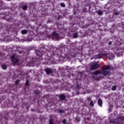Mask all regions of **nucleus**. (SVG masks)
Returning <instances> with one entry per match:
<instances>
[{
  "label": "nucleus",
  "instance_id": "nucleus-1",
  "mask_svg": "<svg viewBox=\"0 0 124 124\" xmlns=\"http://www.w3.org/2000/svg\"><path fill=\"white\" fill-rule=\"evenodd\" d=\"M35 53L37 55V59L43 61V64H48L49 62H55L53 56L50 57L49 55H47V53L44 51H41V49H36Z\"/></svg>",
  "mask_w": 124,
  "mask_h": 124
},
{
  "label": "nucleus",
  "instance_id": "nucleus-2",
  "mask_svg": "<svg viewBox=\"0 0 124 124\" xmlns=\"http://www.w3.org/2000/svg\"><path fill=\"white\" fill-rule=\"evenodd\" d=\"M11 61L13 62L14 63H18V62L20 61L18 56L15 54L13 55L11 57Z\"/></svg>",
  "mask_w": 124,
  "mask_h": 124
},
{
  "label": "nucleus",
  "instance_id": "nucleus-3",
  "mask_svg": "<svg viewBox=\"0 0 124 124\" xmlns=\"http://www.w3.org/2000/svg\"><path fill=\"white\" fill-rule=\"evenodd\" d=\"M100 66L99 64L97 63H92L90 66V69L91 70H95V69H97L99 68Z\"/></svg>",
  "mask_w": 124,
  "mask_h": 124
},
{
  "label": "nucleus",
  "instance_id": "nucleus-4",
  "mask_svg": "<svg viewBox=\"0 0 124 124\" xmlns=\"http://www.w3.org/2000/svg\"><path fill=\"white\" fill-rule=\"evenodd\" d=\"M108 53H103V54H98L95 55V59H101L103 57H105V56H107Z\"/></svg>",
  "mask_w": 124,
  "mask_h": 124
},
{
  "label": "nucleus",
  "instance_id": "nucleus-5",
  "mask_svg": "<svg viewBox=\"0 0 124 124\" xmlns=\"http://www.w3.org/2000/svg\"><path fill=\"white\" fill-rule=\"evenodd\" d=\"M53 39H55L56 40H59V33H57L56 31H53L52 33Z\"/></svg>",
  "mask_w": 124,
  "mask_h": 124
},
{
  "label": "nucleus",
  "instance_id": "nucleus-6",
  "mask_svg": "<svg viewBox=\"0 0 124 124\" xmlns=\"http://www.w3.org/2000/svg\"><path fill=\"white\" fill-rule=\"evenodd\" d=\"M45 71L46 74L48 75H50V74H52L53 73V70L52 69H50L49 68H46L45 69Z\"/></svg>",
  "mask_w": 124,
  "mask_h": 124
},
{
  "label": "nucleus",
  "instance_id": "nucleus-7",
  "mask_svg": "<svg viewBox=\"0 0 124 124\" xmlns=\"http://www.w3.org/2000/svg\"><path fill=\"white\" fill-rule=\"evenodd\" d=\"M57 96L60 98V100H65L66 97L64 94H61L58 95Z\"/></svg>",
  "mask_w": 124,
  "mask_h": 124
},
{
  "label": "nucleus",
  "instance_id": "nucleus-8",
  "mask_svg": "<svg viewBox=\"0 0 124 124\" xmlns=\"http://www.w3.org/2000/svg\"><path fill=\"white\" fill-rule=\"evenodd\" d=\"M101 73L103 74V76H107L110 74V71L108 70H102Z\"/></svg>",
  "mask_w": 124,
  "mask_h": 124
},
{
  "label": "nucleus",
  "instance_id": "nucleus-9",
  "mask_svg": "<svg viewBox=\"0 0 124 124\" xmlns=\"http://www.w3.org/2000/svg\"><path fill=\"white\" fill-rule=\"evenodd\" d=\"M110 67L109 65H106L102 68V70H108V69H110Z\"/></svg>",
  "mask_w": 124,
  "mask_h": 124
},
{
  "label": "nucleus",
  "instance_id": "nucleus-10",
  "mask_svg": "<svg viewBox=\"0 0 124 124\" xmlns=\"http://www.w3.org/2000/svg\"><path fill=\"white\" fill-rule=\"evenodd\" d=\"M101 70H98L94 72L93 74V75H98L99 74H101Z\"/></svg>",
  "mask_w": 124,
  "mask_h": 124
},
{
  "label": "nucleus",
  "instance_id": "nucleus-11",
  "mask_svg": "<svg viewBox=\"0 0 124 124\" xmlns=\"http://www.w3.org/2000/svg\"><path fill=\"white\" fill-rule=\"evenodd\" d=\"M102 104H103L102 100L101 98L98 99V105H99V106H100V107H102Z\"/></svg>",
  "mask_w": 124,
  "mask_h": 124
},
{
  "label": "nucleus",
  "instance_id": "nucleus-12",
  "mask_svg": "<svg viewBox=\"0 0 124 124\" xmlns=\"http://www.w3.org/2000/svg\"><path fill=\"white\" fill-rule=\"evenodd\" d=\"M96 13H97L99 16L103 15V11L101 10L96 11Z\"/></svg>",
  "mask_w": 124,
  "mask_h": 124
},
{
  "label": "nucleus",
  "instance_id": "nucleus-13",
  "mask_svg": "<svg viewBox=\"0 0 124 124\" xmlns=\"http://www.w3.org/2000/svg\"><path fill=\"white\" fill-rule=\"evenodd\" d=\"M28 33V30H23L21 31L22 34H27Z\"/></svg>",
  "mask_w": 124,
  "mask_h": 124
},
{
  "label": "nucleus",
  "instance_id": "nucleus-14",
  "mask_svg": "<svg viewBox=\"0 0 124 124\" xmlns=\"http://www.w3.org/2000/svg\"><path fill=\"white\" fill-rule=\"evenodd\" d=\"M113 15H116V16L120 15V12H118L117 10H115L113 11Z\"/></svg>",
  "mask_w": 124,
  "mask_h": 124
},
{
  "label": "nucleus",
  "instance_id": "nucleus-15",
  "mask_svg": "<svg viewBox=\"0 0 124 124\" xmlns=\"http://www.w3.org/2000/svg\"><path fill=\"white\" fill-rule=\"evenodd\" d=\"M1 68L4 70H6V69H7V66H6V65L4 64L1 65Z\"/></svg>",
  "mask_w": 124,
  "mask_h": 124
},
{
  "label": "nucleus",
  "instance_id": "nucleus-16",
  "mask_svg": "<svg viewBox=\"0 0 124 124\" xmlns=\"http://www.w3.org/2000/svg\"><path fill=\"white\" fill-rule=\"evenodd\" d=\"M70 57H71V55L70 54H66L65 55V58H66L67 60H69V59H70Z\"/></svg>",
  "mask_w": 124,
  "mask_h": 124
},
{
  "label": "nucleus",
  "instance_id": "nucleus-17",
  "mask_svg": "<svg viewBox=\"0 0 124 124\" xmlns=\"http://www.w3.org/2000/svg\"><path fill=\"white\" fill-rule=\"evenodd\" d=\"M73 38H77L78 37V33L76 32L74 34H73Z\"/></svg>",
  "mask_w": 124,
  "mask_h": 124
},
{
  "label": "nucleus",
  "instance_id": "nucleus-18",
  "mask_svg": "<svg viewBox=\"0 0 124 124\" xmlns=\"http://www.w3.org/2000/svg\"><path fill=\"white\" fill-rule=\"evenodd\" d=\"M34 93L37 95H39V94L40 93V91H39V90H35L34 91Z\"/></svg>",
  "mask_w": 124,
  "mask_h": 124
},
{
  "label": "nucleus",
  "instance_id": "nucleus-19",
  "mask_svg": "<svg viewBox=\"0 0 124 124\" xmlns=\"http://www.w3.org/2000/svg\"><path fill=\"white\" fill-rule=\"evenodd\" d=\"M75 120L77 123H79V121L81 120V117H76Z\"/></svg>",
  "mask_w": 124,
  "mask_h": 124
},
{
  "label": "nucleus",
  "instance_id": "nucleus-20",
  "mask_svg": "<svg viewBox=\"0 0 124 124\" xmlns=\"http://www.w3.org/2000/svg\"><path fill=\"white\" fill-rule=\"evenodd\" d=\"M25 85L27 87H29V86H30V81H29V80H26V82L25 83Z\"/></svg>",
  "mask_w": 124,
  "mask_h": 124
},
{
  "label": "nucleus",
  "instance_id": "nucleus-21",
  "mask_svg": "<svg viewBox=\"0 0 124 124\" xmlns=\"http://www.w3.org/2000/svg\"><path fill=\"white\" fill-rule=\"evenodd\" d=\"M22 9L23 10H26V9H28V5H25L23 6Z\"/></svg>",
  "mask_w": 124,
  "mask_h": 124
},
{
  "label": "nucleus",
  "instance_id": "nucleus-22",
  "mask_svg": "<svg viewBox=\"0 0 124 124\" xmlns=\"http://www.w3.org/2000/svg\"><path fill=\"white\" fill-rule=\"evenodd\" d=\"M94 105V104H93V101L91 100L90 101V106H92V107H93V106Z\"/></svg>",
  "mask_w": 124,
  "mask_h": 124
},
{
  "label": "nucleus",
  "instance_id": "nucleus-23",
  "mask_svg": "<svg viewBox=\"0 0 124 124\" xmlns=\"http://www.w3.org/2000/svg\"><path fill=\"white\" fill-rule=\"evenodd\" d=\"M49 124H54V120L52 119H50Z\"/></svg>",
  "mask_w": 124,
  "mask_h": 124
},
{
  "label": "nucleus",
  "instance_id": "nucleus-24",
  "mask_svg": "<svg viewBox=\"0 0 124 124\" xmlns=\"http://www.w3.org/2000/svg\"><path fill=\"white\" fill-rule=\"evenodd\" d=\"M117 90V86H112V91H116Z\"/></svg>",
  "mask_w": 124,
  "mask_h": 124
},
{
  "label": "nucleus",
  "instance_id": "nucleus-25",
  "mask_svg": "<svg viewBox=\"0 0 124 124\" xmlns=\"http://www.w3.org/2000/svg\"><path fill=\"white\" fill-rule=\"evenodd\" d=\"M64 112V110H63V109L58 110V113H63Z\"/></svg>",
  "mask_w": 124,
  "mask_h": 124
},
{
  "label": "nucleus",
  "instance_id": "nucleus-26",
  "mask_svg": "<svg viewBox=\"0 0 124 124\" xmlns=\"http://www.w3.org/2000/svg\"><path fill=\"white\" fill-rule=\"evenodd\" d=\"M67 121H66V119H63L62 120V124H67Z\"/></svg>",
  "mask_w": 124,
  "mask_h": 124
},
{
  "label": "nucleus",
  "instance_id": "nucleus-27",
  "mask_svg": "<svg viewBox=\"0 0 124 124\" xmlns=\"http://www.w3.org/2000/svg\"><path fill=\"white\" fill-rule=\"evenodd\" d=\"M60 5L62 7H65V4L63 3H61Z\"/></svg>",
  "mask_w": 124,
  "mask_h": 124
},
{
  "label": "nucleus",
  "instance_id": "nucleus-28",
  "mask_svg": "<svg viewBox=\"0 0 124 124\" xmlns=\"http://www.w3.org/2000/svg\"><path fill=\"white\" fill-rule=\"evenodd\" d=\"M92 99V97H87V100L88 101H91V100Z\"/></svg>",
  "mask_w": 124,
  "mask_h": 124
},
{
  "label": "nucleus",
  "instance_id": "nucleus-29",
  "mask_svg": "<svg viewBox=\"0 0 124 124\" xmlns=\"http://www.w3.org/2000/svg\"><path fill=\"white\" fill-rule=\"evenodd\" d=\"M77 90H80V86L79 85H78L76 88Z\"/></svg>",
  "mask_w": 124,
  "mask_h": 124
},
{
  "label": "nucleus",
  "instance_id": "nucleus-30",
  "mask_svg": "<svg viewBox=\"0 0 124 124\" xmlns=\"http://www.w3.org/2000/svg\"><path fill=\"white\" fill-rule=\"evenodd\" d=\"M16 85H18L19 84V80H16L15 82Z\"/></svg>",
  "mask_w": 124,
  "mask_h": 124
},
{
  "label": "nucleus",
  "instance_id": "nucleus-31",
  "mask_svg": "<svg viewBox=\"0 0 124 124\" xmlns=\"http://www.w3.org/2000/svg\"><path fill=\"white\" fill-rule=\"evenodd\" d=\"M110 123H112V124H116V121L115 120L111 121Z\"/></svg>",
  "mask_w": 124,
  "mask_h": 124
},
{
  "label": "nucleus",
  "instance_id": "nucleus-32",
  "mask_svg": "<svg viewBox=\"0 0 124 124\" xmlns=\"http://www.w3.org/2000/svg\"><path fill=\"white\" fill-rule=\"evenodd\" d=\"M121 120H122L123 121H124V116H121L120 117Z\"/></svg>",
  "mask_w": 124,
  "mask_h": 124
},
{
  "label": "nucleus",
  "instance_id": "nucleus-33",
  "mask_svg": "<svg viewBox=\"0 0 124 124\" xmlns=\"http://www.w3.org/2000/svg\"><path fill=\"white\" fill-rule=\"evenodd\" d=\"M108 45H112V42L110 41L108 42Z\"/></svg>",
  "mask_w": 124,
  "mask_h": 124
},
{
  "label": "nucleus",
  "instance_id": "nucleus-34",
  "mask_svg": "<svg viewBox=\"0 0 124 124\" xmlns=\"http://www.w3.org/2000/svg\"><path fill=\"white\" fill-rule=\"evenodd\" d=\"M60 18H62V16L59 15L58 16V19H60Z\"/></svg>",
  "mask_w": 124,
  "mask_h": 124
},
{
  "label": "nucleus",
  "instance_id": "nucleus-35",
  "mask_svg": "<svg viewBox=\"0 0 124 124\" xmlns=\"http://www.w3.org/2000/svg\"><path fill=\"white\" fill-rule=\"evenodd\" d=\"M109 111H110V112H111V111H112V109L109 108Z\"/></svg>",
  "mask_w": 124,
  "mask_h": 124
},
{
  "label": "nucleus",
  "instance_id": "nucleus-36",
  "mask_svg": "<svg viewBox=\"0 0 124 124\" xmlns=\"http://www.w3.org/2000/svg\"><path fill=\"white\" fill-rule=\"evenodd\" d=\"M7 0L10 1V0Z\"/></svg>",
  "mask_w": 124,
  "mask_h": 124
},
{
  "label": "nucleus",
  "instance_id": "nucleus-37",
  "mask_svg": "<svg viewBox=\"0 0 124 124\" xmlns=\"http://www.w3.org/2000/svg\"><path fill=\"white\" fill-rule=\"evenodd\" d=\"M114 25H113L112 27H114Z\"/></svg>",
  "mask_w": 124,
  "mask_h": 124
}]
</instances>
